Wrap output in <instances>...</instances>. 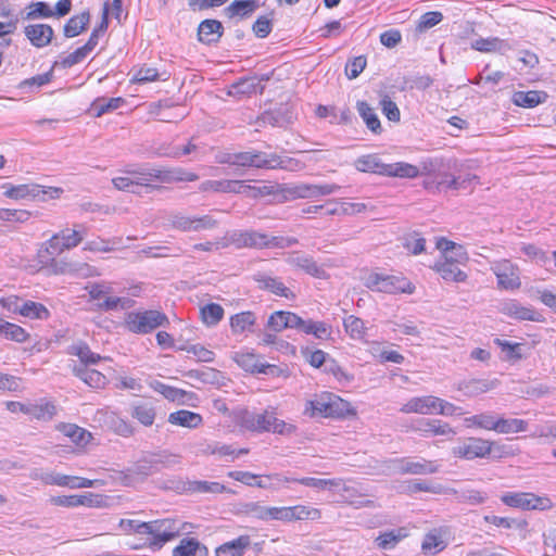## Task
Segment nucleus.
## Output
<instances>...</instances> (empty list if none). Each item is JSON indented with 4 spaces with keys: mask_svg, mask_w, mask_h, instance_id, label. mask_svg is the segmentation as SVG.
<instances>
[{
    "mask_svg": "<svg viewBox=\"0 0 556 556\" xmlns=\"http://www.w3.org/2000/svg\"><path fill=\"white\" fill-rule=\"evenodd\" d=\"M351 413H354L351 404L330 392L315 395L314 399L306 401L304 408V415L311 418H342Z\"/></svg>",
    "mask_w": 556,
    "mask_h": 556,
    "instance_id": "1",
    "label": "nucleus"
},
{
    "mask_svg": "<svg viewBox=\"0 0 556 556\" xmlns=\"http://www.w3.org/2000/svg\"><path fill=\"white\" fill-rule=\"evenodd\" d=\"M242 426L251 431L273 432L281 435H291L296 431L292 424L277 417L275 408H267L261 414L247 413L242 418Z\"/></svg>",
    "mask_w": 556,
    "mask_h": 556,
    "instance_id": "2",
    "label": "nucleus"
},
{
    "mask_svg": "<svg viewBox=\"0 0 556 556\" xmlns=\"http://www.w3.org/2000/svg\"><path fill=\"white\" fill-rule=\"evenodd\" d=\"M141 527L147 529V534L151 536L149 544L157 547L181 534L190 533L193 528L192 523L180 522L178 519L170 518L149 521L147 526Z\"/></svg>",
    "mask_w": 556,
    "mask_h": 556,
    "instance_id": "3",
    "label": "nucleus"
},
{
    "mask_svg": "<svg viewBox=\"0 0 556 556\" xmlns=\"http://www.w3.org/2000/svg\"><path fill=\"white\" fill-rule=\"evenodd\" d=\"M168 325V317L164 313L154 309L130 312L125 318V327L129 331L140 334L150 333L159 327H167Z\"/></svg>",
    "mask_w": 556,
    "mask_h": 556,
    "instance_id": "4",
    "label": "nucleus"
},
{
    "mask_svg": "<svg viewBox=\"0 0 556 556\" xmlns=\"http://www.w3.org/2000/svg\"><path fill=\"white\" fill-rule=\"evenodd\" d=\"M168 224L173 229L181 232H200L216 228L218 220L211 215L197 216L175 212L168 216Z\"/></svg>",
    "mask_w": 556,
    "mask_h": 556,
    "instance_id": "5",
    "label": "nucleus"
},
{
    "mask_svg": "<svg viewBox=\"0 0 556 556\" xmlns=\"http://www.w3.org/2000/svg\"><path fill=\"white\" fill-rule=\"evenodd\" d=\"M501 501L509 507L522 510H546L553 507L549 497L539 496L530 492H506L501 496Z\"/></svg>",
    "mask_w": 556,
    "mask_h": 556,
    "instance_id": "6",
    "label": "nucleus"
},
{
    "mask_svg": "<svg viewBox=\"0 0 556 556\" xmlns=\"http://www.w3.org/2000/svg\"><path fill=\"white\" fill-rule=\"evenodd\" d=\"M86 290L92 300H102V302L98 303V308L101 311H114L118 307L125 309L131 307L134 304V301L129 298L109 296L112 292V288L103 282L89 283Z\"/></svg>",
    "mask_w": 556,
    "mask_h": 556,
    "instance_id": "7",
    "label": "nucleus"
},
{
    "mask_svg": "<svg viewBox=\"0 0 556 556\" xmlns=\"http://www.w3.org/2000/svg\"><path fill=\"white\" fill-rule=\"evenodd\" d=\"M365 286L372 291L386 293H410L413 291L410 282L406 278L378 273L369 274L366 278Z\"/></svg>",
    "mask_w": 556,
    "mask_h": 556,
    "instance_id": "8",
    "label": "nucleus"
},
{
    "mask_svg": "<svg viewBox=\"0 0 556 556\" xmlns=\"http://www.w3.org/2000/svg\"><path fill=\"white\" fill-rule=\"evenodd\" d=\"M491 270L497 279V288L514 291L521 287L520 269L509 260H498L492 263Z\"/></svg>",
    "mask_w": 556,
    "mask_h": 556,
    "instance_id": "9",
    "label": "nucleus"
},
{
    "mask_svg": "<svg viewBox=\"0 0 556 556\" xmlns=\"http://www.w3.org/2000/svg\"><path fill=\"white\" fill-rule=\"evenodd\" d=\"M151 456H146L136 462L131 467L118 471L116 480L123 485L130 486L137 482H141L149 476L156 473Z\"/></svg>",
    "mask_w": 556,
    "mask_h": 556,
    "instance_id": "10",
    "label": "nucleus"
},
{
    "mask_svg": "<svg viewBox=\"0 0 556 556\" xmlns=\"http://www.w3.org/2000/svg\"><path fill=\"white\" fill-rule=\"evenodd\" d=\"M493 442L481 438H468L462 444L453 447L454 456L465 459L483 458L492 452Z\"/></svg>",
    "mask_w": 556,
    "mask_h": 556,
    "instance_id": "11",
    "label": "nucleus"
},
{
    "mask_svg": "<svg viewBox=\"0 0 556 556\" xmlns=\"http://www.w3.org/2000/svg\"><path fill=\"white\" fill-rule=\"evenodd\" d=\"M127 176L115 177L112 179L113 186L119 191L131 193H139L140 187H146L150 190L157 189V186L147 182L144 169L127 168L124 170Z\"/></svg>",
    "mask_w": 556,
    "mask_h": 556,
    "instance_id": "12",
    "label": "nucleus"
},
{
    "mask_svg": "<svg viewBox=\"0 0 556 556\" xmlns=\"http://www.w3.org/2000/svg\"><path fill=\"white\" fill-rule=\"evenodd\" d=\"M268 79V75H254L240 78L229 87L227 94L230 97L242 98L250 97L256 93H263L265 89L263 83L267 81Z\"/></svg>",
    "mask_w": 556,
    "mask_h": 556,
    "instance_id": "13",
    "label": "nucleus"
},
{
    "mask_svg": "<svg viewBox=\"0 0 556 556\" xmlns=\"http://www.w3.org/2000/svg\"><path fill=\"white\" fill-rule=\"evenodd\" d=\"M293 117L291 108L288 104H281L274 110L265 111L257 117L256 124L260 126L286 127L292 123Z\"/></svg>",
    "mask_w": 556,
    "mask_h": 556,
    "instance_id": "14",
    "label": "nucleus"
},
{
    "mask_svg": "<svg viewBox=\"0 0 556 556\" xmlns=\"http://www.w3.org/2000/svg\"><path fill=\"white\" fill-rule=\"evenodd\" d=\"M440 405L439 397L433 395L416 396L407 401L400 409L404 414L430 415L437 413Z\"/></svg>",
    "mask_w": 556,
    "mask_h": 556,
    "instance_id": "15",
    "label": "nucleus"
},
{
    "mask_svg": "<svg viewBox=\"0 0 556 556\" xmlns=\"http://www.w3.org/2000/svg\"><path fill=\"white\" fill-rule=\"evenodd\" d=\"M253 279L255 282H257L258 288L262 290L269 291L278 296L286 299H293L295 296L294 293L278 278L271 277L264 273H257L253 276Z\"/></svg>",
    "mask_w": 556,
    "mask_h": 556,
    "instance_id": "16",
    "label": "nucleus"
},
{
    "mask_svg": "<svg viewBox=\"0 0 556 556\" xmlns=\"http://www.w3.org/2000/svg\"><path fill=\"white\" fill-rule=\"evenodd\" d=\"M25 36L36 48L48 46L54 35L53 28L48 24H31L24 29Z\"/></svg>",
    "mask_w": 556,
    "mask_h": 556,
    "instance_id": "17",
    "label": "nucleus"
},
{
    "mask_svg": "<svg viewBox=\"0 0 556 556\" xmlns=\"http://www.w3.org/2000/svg\"><path fill=\"white\" fill-rule=\"evenodd\" d=\"M223 24L217 20H204L198 27V38L201 42L211 45L218 42L223 35Z\"/></svg>",
    "mask_w": 556,
    "mask_h": 556,
    "instance_id": "18",
    "label": "nucleus"
},
{
    "mask_svg": "<svg viewBox=\"0 0 556 556\" xmlns=\"http://www.w3.org/2000/svg\"><path fill=\"white\" fill-rule=\"evenodd\" d=\"M501 312L519 320H539L538 313L533 308L523 306L516 300H510L503 303Z\"/></svg>",
    "mask_w": 556,
    "mask_h": 556,
    "instance_id": "19",
    "label": "nucleus"
},
{
    "mask_svg": "<svg viewBox=\"0 0 556 556\" xmlns=\"http://www.w3.org/2000/svg\"><path fill=\"white\" fill-rule=\"evenodd\" d=\"M496 381L488 379H469L460 381L457 390L462 391L466 396L472 397L489 392L494 389Z\"/></svg>",
    "mask_w": 556,
    "mask_h": 556,
    "instance_id": "20",
    "label": "nucleus"
},
{
    "mask_svg": "<svg viewBox=\"0 0 556 556\" xmlns=\"http://www.w3.org/2000/svg\"><path fill=\"white\" fill-rule=\"evenodd\" d=\"M168 422L175 426L195 429L202 425L203 418L198 413L179 409L168 415Z\"/></svg>",
    "mask_w": 556,
    "mask_h": 556,
    "instance_id": "21",
    "label": "nucleus"
},
{
    "mask_svg": "<svg viewBox=\"0 0 556 556\" xmlns=\"http://www.w3.org/2000/svg\"><path fill=\"white\" fill-rule=\"evenodd\" d=\"M471 49L479 52H500L504 53L511 49V46L504 39L498 37L479 38L471 42Z\"/></svg>",
    "mask_w": 556,
    "mask_h": 556,
    "instance_id": "22",
    "label": "nucleus"
},
{
    "mask_svg": "<svg viewBox=\"0 0 556 556\" xmlns=\"http://www.w3.org/2000/svg\"><path fill=\"white\" fill-rule=\"evenodd\" d=\"M291 264L296 268L302 269L307 275L318 278L326 279L328 275L326 270L319 266L313 257L306 255H295L291 258Z\"/></svg>",
    "mask_w": 556,
    "mask_h": 556,
    "instance_id": "23",
    "label": "nucleus"
},
{
    "mask_svg": "<svg viewBox=\"0 0 556 556\" xmlns=\"http://www.w3.org/2000/svg\"><path fill=\"white\" fill-rule=\"evenodd\" d=\"M232 359L245 371L250 372H266V369L269 368V365H264L260 363V359L256 354L253 352H237L232 356Z\"/></svg>",
    "mask_w": 556,
    "mask_h": 556,
    "instance_id": "24",
    "label": "nucleus"
},
{
    "mask_svg": "<svg viewBox=\"0 0 556 556\" xmlns=\"http://www.w3.org/2000/svg\"><path fill=\"white\" fill-rule=\"evenodd\" d=\"M252 167L254 168H286V162L276 153L267 154L261 151H252Z\"/></svg>",
    "mask_w": 556,
    "mask_h": 556,
    "instance_id": "25",
    "label": "nucleus"
},
{
    "mask_svg": "<svg viewBox=\"0 0 556 556\" xmlns=\"http://www.w3.org/2000/svg\"><path fill=\"white\" fill-rule=\"evenodd\" d=\"M437 248L443 253L444 258H450L455 263L459 264L467 260V253L464 247L446 238H440L437 241Z\"/></svg>",
    "mask_w": 556,
    "mask_h": 556,
    "instance_id": "26",
    "label": "nucleus"
},
{
    "mask_svg": "<svg viewBox=\"0 0 556 556\" xmlns=\"http://www.w3.org/2000/svg\"><path fill=\"white\" fill-rule=\"evenodd\" d=\"M67 353L70 355L77 356L80 361L79 366H83V367L96 365L97 363H99L102 359V357L99 354L93 353L90 350L89 345L85 342H78L76 344L68 346Z\"/></svg>",
    "mask_w": 556,
    "mask_h": 556,
    "instance_id": "27",
    "label": "nucleus"
},
{
    "mask_svg": "<svg viewBox=\"0 0 556 556\" xmlns=\"http://www.w3.org/2000/svg\"><path fill=\"white\" fill-rule=\"evenodd\" d=\"M4 195L10 199L21 200L26 198H37L40 193H46L38 185H4Z\"/></svg>",
    "mask_w": 556,
    "mask_h": 556,
    "instance_id": "28",
    "label": "nucleus"
},
{
    "mask_svg": "<svg viewBox=\"0 0 556 556\" xmlns=\"http://www.w3.org/2000/svg\"><path fill=\"white\" fill-rule=\"evenodd\" d=\"M250 536L241 535L236 540L226 542L215 551L216 556H242L245 548L250 545Z\"/></svg>",
    "mask_w": 556,
    "mask_h": 556,
    "instance_id": "29",
    "label": "nucleus"
},
{
    "mask_svg": "<svg viewBox=\"0 0 556 556\" xmlns=\"http://www.w3.org/2000/svg\"><path fill=\"white\" fill-rule=\"evenodd\" d=\"M197 554L207 556L208 549L194 538L182 539L173 551V556H194Z\"/></svg>",
    "mask_w": 556,
    "mask_h": 556,
    "instance_id": "30",
    "label": "nucleus"
},
{
    "mask_svg": "<svg viewBox=\"0 0 556 556\" xmlns=\"http://www.w3.org/2000/svg\"><path fill=\"white\" fill-rule=\"evenodd\" d=\"M73 372L91 388H102L106 383L105 376L96 369L74 365Z\"/></svg>",
    "mask_w": 556,
    "mask_h": 556,
    "instance_id": "31",
    "label": "nucleus"
},
{
    "mask_svg": "<svg viewBox=\"0 0 556 556\" xmlns=\"http://www.w3.org/2000/svg\"><path fill=\"white\" fill-rule=\"evenodd\" d=\"M130 415L146 427L152 426L155 419V408L150 402L139 401L131 406Z\"/></svg>",
    "mask_w": 556,
    "mask_h": 556,
    "instance_id": "32",
    "label": "nucleus"
},
{
    "mask_svg": "<svg viewBox=\"0 0 556 556\" xmlns=\"http://www.w3.org/2000/svg\"><path fill=\"white\" fill-rule=\"evenodd\" d=\"M256 324V316L251 311L241 312L230 317V328L232 333L240 334L244 331H253Z\"/></svg>",
    "mask_w": 556,
    "mask_h": 556,
    "instance_id": "33",
    "label": "nucleus"
},
{
    "mask_svg": "<svg viewBox=\"0 0 556 556\" xmlns=\"http://www.w3.org/2000/svg\"><path fill=\"white\" fill-rule=\"evenodd\" d=\"M405 475H428L439 471V465L435 462L420 458L418 460L405 457Z\"/></svg>",
    "mask_w": 556,
    "mask_h": 556,
    "instance_id": "34",
    "label": "nucleus"
},
{
    "mask_svg": "<svg viewBox=\"0 0 556 556\" xmlns=\"http://www.w3.org/2000/svg\"><path fill=\"white\" fill-rule=\"evenodd\" d=\"M435 269L444 280L463 282L467 279L466 273L458 267V263L450 258H444V262L435 265Z\"/></svg>",
    "mask_w": 556,
    "mask_h": 556,
    "instance_id": "35",
    "label": "nucleus"
},
{
    "mask_svg": "<svg viewBox=\"0 0 556 556\" xmlns=\"http://www.w3.org/2000/svg\"><path fill=\"white\" fill-rule=\"evenodd\" d=\"M547 99L545 91H517L513 96V102L522 108H534L540 103H543Z\"/></svg>",
    "mask_w": 556,
    "mask_h": 556,
    "instance_id": "36",
    "label": "nucleus"
},
{
    "mask_svg": "<svg viewBox=\"0 0 556 556\" xmlns=\"http://www.w3.org/2000/svg\"><path fill=\"white\" fill-rule=\"evenodd\" d=\"M446 494H452L455 496L458 503H467L469 505H480L483 504L488 496L485 493L475 490V489H446Z\"/></svg>",
    "mask_w": 556,
    "mask_h": 556,
    "instance_id": "37",
    "label": "nucleus"
},
{
    "mask_svg": "<svg viewBox=\"0 0 556 556\" xmlns=\"http://www.w3.org/2000/svg\"><path fill=\"white\" fill-rule=\"evenodd\" d=\"M89 22L90 14L87 11L72 16L64 25V36L67 38H73L80 35L84 30L87 29Z\"/></svg>",
    "mask_w": 556,
    "mask_h": 556,
    "instance_id": "38",
    "label": "nucleus"
},
{
    "mask_svg": "<svg viewBox=\"0 0 556 556\" xmlns=\"http://www.w3.org/2000/svg\"><path fill=\"white\" fill-rule=\"evenodd\" d=\"M354 165L359 172L384 175L386 164L376 154L363 155L355 161Z\"/></svg>",
    "mask_w": 556,
    "mask_h": 556,
    "instance_id": "39",
    "label": "nucleus"
},
{
    "mask_svg": "<svg viewBox=\"0 0 556 556\" xmlns=\"http://www.w3.org/2000/svg\"><path fill=\"white\" fill-rule=\"evenodd\" d=\"M471 180L470 177L460 179V177L451 176L443 173H438L433 175V180L431 184H435V190H441V188H447L453 190H458L460 188H465L466 184Z\"/></svg>",
    "mask_w": 556,
    "mask_h": 556,
    "instance_id": "40",
    "label": "nucleus"
},
{
    "mask_svg": "<svg viewBox=\"0 0 556 556\" xmlns=\"http://www.w3.org/2000/svg\"><path fill=\"white\" fill-rule=\"evenodd\" d=\"M356 108L368 129L375 134L381 132V124L374 109L366 101H358Z\"/></svg>",
    "mask_w": 556,
    "mask_h": 556,
    "instance_id": "41",
    "label": "nucleus"
},
{
    "mask_svg": "<svg viewBox=\"0 0 556 556\" xmlns=\"http://www.w3.org/2000/svg\"><path fill=\"white\" fill-rule=\"evenodd\" d=\"M407 535L404 528H400L396 530H390L381 533L376 538L375 542L380 549H392L394 548L399 542Z\"/></svg>",
    "mask_w": 556,
    "mask_h": 556,
    "instance_id": "42",
    "label": "nucleus"
},
{
    "mask_svg": "<svg viewBox=\"0 0 556 556\" xmlns=\"http://www.w3.org/2000/svg\"><path fill=\"white\" fill-rule=\"evenodd\" d=\"M419 175V169L412 164L399 162L386 164L384 176H394L401 178H415Z\"/></svg>",
    "mask_w": 556,
    "mask_h": 556,
    "instance_id": "43",
    "label": "nucleus"
},
{
    "mask_svg": "<svg viewBox=\"0 0 556 556\" xmlns=\"http://www.w3.org/2000/svg\"><path fill=\"white\" fill-rule=\"evenodd\" d=\"M418 430L424 433H430L432 435H455V431L450 427L448 424L435 419L420 421Z\"/></svg>",
    "mask_w": 556,
    "mask_h": 556,
    "instance_id": "44",
    "label": "nucleus"
},
{
    "mask_svg": "<svg viewBox=\"0 0 556 556\" xmlns=\"http://www.w3.org/2000/svg\"><path fill=\"white\" fill-rule=\"evenodd\" d=\"M55 413V406L50 402L27 404V408H25V414L37 420H50Z\"/></svg>",
    "mask_w": 556,
    "mask_h": 556,
    "instance_id": "45",
    "label": "nucleus"
},
{
    "mask_svg": "<svg viewBox=\"0 0 556 556\" xmlns=\"http://www.w3.org/2000/svg\"><path fill=\"white\" fill-rule=\"evenodd\" d=\"M20 314L31 319H48L50 316L43 304L34 301L22 302Z\"/></svg>",
    "mask_w": 556,
    "mask_h": 556,
    "instance_id": "46",
    "label": "nucleus"
},
{
    "mask_svg": "<svg viewBox=\"0 0 556 556\" xmlns=\"http://www.w3.org/2000/svg\"><path fill=\"white\" fill-rule=\"evenodd\" d=\"M303 332L306 334H312L318 340H328L331 338L332 328L325 321H314L313 319H307L305 321Z\"/></svg>",
    "mask_w": 556,
    "mask_h": 556,
    "instance_id": "47",
    "label": "nucleus"
},
{
    "mask_svg": "<svg viewBox=\"0 0 556 556\" xmlns=\"http://www.w3.org/2000/svg\"><path fill=\"white\" fill-rule=\"evenodd\" d=\"M0 327V336H3L8 340H12L18 343L26 342L29 338V334L26 332L24 328L18 325L5 321L1 324Z\"/></svg>",
    "mask_w": 556,
    "mask_h": 556,
    "instance_id": "48",
    "label": "nucleus"
},
{
    "mask_svg": "<svg viewBox=\"0 0 556 556\" xmlns=\"http://www.w3.org/2000/svg\"><path fill=\"white\" fill-rule=\"evenodd\" d=\"M256 9V0H236L232 3H230V5H228L225 11L229 17H233L236 15H240L243 17L253 13Z\"/></svg>",
    "mask_w": 556,
    "mask_h": 556,
    "instance_id": "49",
    "label": "nucleus"
},
{
    "mask_svg": "<svg viewBox=\"0 0 556 556\" xmlns=\"http://www.w3.org/2000/svg\"><path fill=\"white\" fill-rule=\"evenodd\" d=\"M343 326L345 331L354 340H363L366 336L365 323L354 315L344 318Z\"/></svg>",
    "mask_w": 556,
    "mask_h": 556,
    "instance_id": "50",
    "label": "nucleus"
},
{
    "mask_svg": "<svg viewBox=\"0 0 556 556\" xmlns=\"http://www.w3.org/2000/svg\"><path fill=\"white\" fill-rule=\"evenodd\" d=\"M124 103L123 98H99L93 101L91 105V110L93 111L94 115L97 117L102 116L103 114L108 112H112L116 109H118Z\"/></svg>",
    "mask_w": 556,
    "mask_h": 556,
    "instance_id": "51",
    "label": "nucleus"
},
{
    "mask_svg": "<svg viewBox=\"0 0 556 556\" xmlns=\"http://www.w3.org/2000/svg\"><path fill=\"white\" fill-rule=\"evenodd\" d=\"M77 227L79 229H63L59 232L62 239V247H65L66 250L77 247L86 235L85 226L78 225Z\"/></svg>",
    "mask_w": 556,
    "mask_h": 556,
    "instance_id": "52",
    "label": "nucleus"
},
{
    "mask_svg": "<svg viewBox=\"0 0 556 556\" xmlns=\"http://www.w3.org/2000/svg\"><path fill=\"white\" fill-rule=\"evenodd\" d=\"M528 428V422L522 419L511 418H498L496 432L503 434L523 432Z\"/></svg>",
    "mask_w": 556,
    "mask_h": 556,
    "instance_id": "53",
    "label": "nucleus"
},
{
    "mask_svg": "<svg viewBox=\"0 0 556 556\" xmlns=\"http://www.w3.org/2000/svg\"><path fill=\"white\" fill-rule=\"evenodd\" d=\"M201 317L205 325L215 326L224 317V308L217 303H210L201 307Z\"/></svg>",
    "mask_w": 556,
    "mask_h": 556,
    "instance_id": "54",
    "label": "nucleus"
},
{
    "mask_svg": "<svg viewBox=\"0 0 556 556\" xmlns=\"http://www.w3.org/2000/svg\"><path fill=\"white\" fill-rule=\"evenodd\" d=\"M293 481L317 490H332L333 486H341L342 484V479H318L311 477L294 479Z\"/></svg>",
    "mask_w": 556,
    "mask_h": 556,
    "instance_id": "55",
    "label": "nucleus"
},
{
    "mask_svg": "<svg viewBox=\"0 0 556 556\" xmlns=\"http://www.w3.org/2000/svg\"><path fill=\"white\" fill-rule=\"evenodd\" d=\"M218 162L233 166L252 167V151L227 153L224 154Z\"/></svg>",
    "mask_w": 556,
    "mask_h": 556,
    "instance_id": "56",
    "label": "nucleus"
},
{
    "mask_svg": "<svg viewBox=\"0 0 556 556\" xmlns=\"http://www.w3.org/2000/svg\"><path fill=\"white\" fill-rule=\"evenodd\" d=\"M151 387L156 392L161 393L165 399L173 401V402H176V401L182 402L187 395L186 391H184L181 389H177L175 387L164 384L163 382H160V381L152 382Z\"/></svg>",
    "mask_w": 556,
    "mask_h": 556,
    "instance_id": "57",
    "label": "nucleus"
},
{
    "mask_svg": "<svg viewBox=\"0 0 556 556\" xmlns=\"http://www.w3.org/2000/svg\"><path fill=\"white\" fill-rule=\"evenodd\" d=\"M190 379H197L204 383H217L220 372L214 368L191 369L185 374Z\"/></svg>",
    "mask_w": 556,
    "mask_h": 556,
    "instance_id": "58",
    "label": "nucleus"
},
{
    "mask_svg": "<svg viewBox=\"0 0 556 556\" xmlns=\"http://www.w3.org/2000/svg\"><path fill=\"white\" fill-rule=\"evenodd\" d=\"M468 426L496 431L497 419L491 414H478L465 419Z\"/></svg>",
    "mask_w": 556,
    "mask_h": 556,
    "instance_id": "59",
    "label": "nucleus"
},
{
    "mask_svg": "<svg viewBox=\"0 0 556 556\" xmlns=\"http://www.w3.org/2000/svg\"><path fill=\"white\" fill-rule=\"evenodd\" d=\"M59 429L76 444H85L90 438V432L73 424L62 425Z\"/></svg>",
    "mask_w": 556,
    "mask_h": 556,
    "instance_id": "60",
    "label": "nucleus"
},
{
    "mask_svg": "<svg viewBox=\"0 0 556 556\" xmlns=\"http://www.w3.org/2000/svg\"><path fill=\"white\" fill-rule=\"evenodd\" d=\"M108 26H109V4L105 3L104 8H103V12H102L101 23L99 24L98 27H96L92 30L88 41L85 43L87 47H89V49L91 51L97 47L100 36L106 31Z\"/></svg>",
    "mask_w": 556,
    "mask_h": 556,
    "instance_id": "61",
    "label": "nucleus"
},
{
    "mask_svg": "<svg viewBox=\"0 0 556 556\" xmlns=\"http://www.w3.org/2000/svg\"><path fill=\"white\" fill-rule=\"evenodd\" d=\"M293 521L299 520H316L321 517V511L318 508L307 505L292 506Z\"/></svg>",
    "mask_w": 556,
    "mask_h": 556,
    "instance_id": "62",
    "label": "nucleus"
},
{
    "mask_svg": "<svg viewBox=\"0 0 556 556\" xmlns=\"http://www.w3.org/2000/svg\"><path fill=\"white\" fill-rule=\"evenodd\" d=\"M29 11L26 14V20H35V18H48L55 15V10L53 11L50 5L46 2H33L29 4Z\"/></svg>",
    "mask_w": 556,
    "mask_h": 556,
    "instance_id": "63",
    "label": "nucleus"
},
{
    "mask_svg": "<svg viewBox=\"0 0 556 556\" xmlns=\"http://www.w3.org/2000/svg\"><path fill=\"white\" fill-rule=\"evenodd\" d=\"M147 182L150 184L152 180H156L161 184H173L175 182V177L170 168L161 169V168H149L144 169Z\"/></svg>",
    "mask_w": 556,
    "mask_h": 556,
    "instance_id": "64",
    "label": "nucleus"
}]
</instances>
